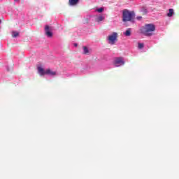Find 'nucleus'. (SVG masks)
Here are the masks:
<instances>
[{"instance_id": "f257e3e1", "label": "nucleus", "mask_w": 179, "mask_h": 179, "mask_svg": "<svg viewBox=\"0 0 179 179\" xmlns=\"http://www.w3.org/2000/svg\"><path fill=\"white\" fill-rule=\"evenodd\" d=\"M156 30V27L153 25L152 24H145V27H143L141 29V32L144 36H152L153 35V31Z\"/></svg>"}, {"instance_id": "f03ea898", "label": "nucleus", "mask_w": 179, "mask_h": 179, "mask_svg": "<svg viewBox=\"0 0 179 179\" xmlns=\"http://www.w3.org/2000/svg\"><path fill=\"white\" fill-rule=\"evenodd\" d=\"M38 73L41 76H44V75H49L50 76H55L57 75V71H54L50 69L46 70L44 69L41 66H38L37 67Z\"/></svg>"}, {"instance_id": "7ed1b4c3", "label": "nucleus", "mask_w": 179, "mask_h": 179, "mask_svg": "<svg viewBox=\"0 0 179 179\" xmlns=\"http://www.w3.org/2000/svg\"><path fill=\"white\" fill-rule=\"evenodd\" d=\"M122 17L123 22H131V20L135 19V13L134 11L124 10H123Z\"/></svg>"}, {"instance_id": "20e7f679", "label": "nucleus", "mask_w": 179, "mask_h": 179, "mask_svg": "<svg viewBox=\"0 0 179 179\" xmlns=\"http://www.w3.org/2000/svg\"><path fill=\"white\" fill-rule=\"evenodd\" d=\"M108 41L111 45H114L115 42L118 41V34L117 32H113L108 36Z\"/></svg>"}, {"instance_id": "39448f33", "label": "nucleus", "mask_w": 179, "mask_h": 179, "mask_svg": "<svg viewBox=\"0 0 179 179\" xmlns=\"http://www.w3.org/2000/svg\"><path fill=\"white\" fill-rule=\"evenodd\" d=\"M52 30H53L52 27H50L48 25L45 27V33L47 37H52V32H51Z\"/></svg>"}, {"instance_id": "423d86ee", "label": "nucleus", "mask_w": 179, "mask_h": 179, "mask_svg": "<svg viewBox=\"0 0 179 179\" xmlns=\"http://www.w3.org/2000/svg\"><path fill=\"white\" fill-rule=\"evenodd\" d=\"M125 62L122 59V57H118L115 60V66H121V65H124Z\"/></svg>"}, {"instance_id": "0eeeda50", "label": "nucleus", "mask_w": 179, "mask_h": 179, "mask_svg": "<svg viewBox=\"0 0 179 179\" xmlns=\"http://www.w3.org/2000/svg\"><path fill=\"white\" fill-rule=\"evenodd\" d=\"M103 20H104V16L103 15L95 17V22H97L98 23H100V22H103Z\"/></svg>"}, {"instance_id": "6e6552de", "label": "nucleus", "mask_w": 179, "mask_h": 179, "mask_svg": "<svg viewBox=\"0 0 179 179\" xmlns=\"http://www.w3.org/2000/svg\"><path fill=\"white\" fill-rule=\"evenodd\" d=\"M169 12L167 13L166 16H168V17H171V16H173V15H174V10L173 8H170Z\"/></svg>"}, {"instance_id": "1a4fd4ad", "label": "nucleus", "mask_w": 179, "mask_h": 179, "mask_svg": "<svg viewBox=\"0 0 179 179\" xmlns=\"http://www.w3.org/2000/svg\"><path fill=\"white\" fill-rule=\"evenodd\" d=\"M83 54H84L85 55H87V54H89V48H87V47L83 46Z\"/></svg>"}, {"instance_id": "9d476101", "label": "nucleus", "mask_w": 179, "mask_h": 179, "mask_svg": "<svg viewBox=\"0 0 179 179\" xmlns=\"http://www.w3.org/2000/svg\"><path fill=\"white\" fill-rule=\"evenodd\" d=\"M124 34L126 37H129V36H131V29H127V31L124 32Z\"/></svg>"}, {"instance_id": "9b49d317", "label": "nucleus", "mask_w": 179, "mask_h": 179, "mask_svg": "<svg viewBox=\"0 0 179 179\" xmlns=\"http://www.w3.org/2000/svg\"><path fill=\"white\" fill-rule=\"evenodd\" d=\"M79 2V0H69L70 5H76Z\"/></svg>"}, {"instance_id": "f8f14e48", "label": "nucleus", "mask_w": 179, "mask_h": 179, "mask_svg": "<svg viewBox=\"0 0 179 179\" xmlns=\"http://www.w3.org/2000/svg\"><path fill=\"white\" fill-rule=\"evenodd\" d=\"M12 36H13V37H17V36H19V32H17L16 31H13L12 32Z\"/></svg>"}, {"instance_id": "ddd939ff", "label": "nucleus", "mask_w": 179, "mask_h": 179, "mask_svg": "<svg viewBox=\"0 0 179 179\" xmlns=\"http://www.w3.org/2000/svg\"><path fill=\"white\" fill-rule=\"evenodd\" d=\"M104 10V8H100L96 9V11L99 12V13H101V12H103Z\"/></svg>"}, {"instance_id": "4468645a", "label": "nucleus", "mask_w": 179, "mask_h": 179, "mask_svg": "<svg viewBox=\"0 0 179 179\" xmlns=\"http://www.w3.org/2000/svg\"><path fill=\"white\" fill-rule=\"evenodd\" d=\"M143 47H144L143 43H138L139 50H142V48H143Z\"/></svg>"}, {"instance_id": "2eb2a0df", "label": "nucleus", "mask_w": 179, "mask_h": 179, "mask_svg": "<svg viewBox=\"0 0 179 179\" xmlns=\"http://www.w3.org/2000/svg\"><path fill=\"white\" fill-rule=\"evenodd\" d=\"M137 20H141V19H142V17L141 16H138L136 17Z\"/></svg>"}, {"instance_id": "dca6fc26", "label": "nucleus", "mask_w": 179, "mask_h": 179, "mask_svg": "<svg viewBox=\"0 0 179 179\" xmlns=\"http://www.w3.org/2000/svg\"><path fill=\"white\" fill-rule=\"evenodd\" d=\"M75 45H76H76H78L76 44Z\"/></svg>"}, {"instance_id": "f3484780", "label": "nucleus", "mask_w": 179, "mask_h": 179, "mask_svg": "<svg viewBox=\"0 0 179 179\" xmlns=\"http://www.w3.org/2000/svg\"><path fill=\"white\" fill-rule=\"evenodd\" d=\"M15 1H17V0H15Z\"/></svg>"}, {"instance_id": "a211bd4d", "label": "nucleus", "mask_w": 179, "mask_h": 179, "mask_svg": "<svg viewBox=\"0 0 179 179\" xmlns=\"http://www.w3.org/2000/svg\"><path fill=\"white\" fill-rule=\"evenodd\" d=\"M0 23H1V20H0Z\"/></svg>"}]
</instances>
